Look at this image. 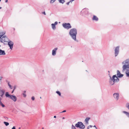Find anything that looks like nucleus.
Segmentation results:
<instances>
[{
    "label": "nucleus",
    "mask_w": 129,
    "mask_h": 129,
    "mask_svg": "<svg viewBox=\"0 0 129 129\" xmlns=\"http://www.w3.org/2000/svg\"><path fill=\"white\" fill-rule=\"evenodd\" d=\"M66 112V110H64L63 111H62V112H60V113L64 112Z\"/></svg>",
    "instance_id": "33"
},
{
    "label": "nucleus",
    "mask_w": 129,
    "mask_h": 129,
    "mask_svg": "<svg viewBox=\"0 0 129 129\" xmlns=\"http://www.w3.org/2000/svg\"><path fill=\"white\" fill-rule=\"evenodd\" d=\"M56 93H57L59 96H60L61 95L60 92L59 91H57L56 92Z\"/></svg>",
    "instance_id": "24"
},
{
    "label": "nucleus",
    "mask_w": 129,
    "mask_h": 129,
    "mask_svg": "<svg viewBox=\"0 0 129 129\" xmlns=\"http://www.w3.org/2000/svg\"><path fill=\"white\" fill-rule=\"evenodd\" d=\"M74 0H71L70 1V2H72L73 1H74Z\"/></svg>",
    "instance_id": "38"
},
{
    "label": "nucleus",
    "mask_w": 129,
    "mask_h": 129,
    "mask_svg": "<svg viewBox=\"0 0 129 129\" xmlns=\"http://www.w3.org/2000/svg\"><path fill=\"white\" fill-rule=\"evenodd\" d=\"M59 2L60 3H61L62 4L64 3L65 2V1L64 0H58Z\"/></svg>",
    "instance_id": "21"
},
{
    "label": "nucleus",
    "mask_w": 129,
    "mask_h": 129,
    "mask_svg": "<svg viewBox=\"0 0 129 129\" xmlns=\"http://www.w3.org/2000/svg\"><path fill=\"white\" fill-rule=\"evenodd\" d=\"M70 2H70V1L69 2H67V5H69V4L70 3Z\"/></svg>",
    "instance_id": "34"
},
{
    "label": "nucleus",
    "mask_w": 129,
    "mask_h": 129,
    "mask_svg": "<svg viewBox=\"0 0 129 129\" xmlns=\"http://www.w3.org/2000/svg\"><path fill=\"white\" fill-rule=\"evenodd\" d=\"M75 126L77 127H79L80 129H83L85 127V125L83 123L81 122H79L75 125Z\"/></svg>",
    "instance_id": "5"
},
{
    "label": "nucleus",
    "mask_w": 129,
    "mask_h": 129,
    "mask_svg": "<svg viewBox=\"0 0 129 129\" xmlns=\"http://www.w3.org/2000/svg\"><path fill=\"white\" fill-rule=\"evenodd\" d=\"M126 69V76L127 77H129V72H128V70L127 69Z\"/></svg>",
    "instance_id": "20"
},
{
    "label": "nucleus",
    "mask_w": 129,
    "mask_h": 129,
    "mask_svg": "<svg viewBox=\"0 0 129 129\" xmlns=\"http://www.w3.org/2000/svg\"><path fill=\"white\" fill-rule=\"evenodd\" d=\"M5 96L6 97L11 99L14 102L16 101L17 100V98L15 96L9 94L8 92H6Z\"/></svg>",
    "instance_id": "4"
},
{
    "label": "nucleus",
    "mask_w": 129,
    "mask_h": 129,
    "mask_svg": "<svg viewBox=\"0 0 129 129\" xmlns=\"http://www.w3.org/2000/svg\"><path fill=\"white\" fill-rule=\"evenodd\" d=\"M72 129H76L75 126L73 124L72 125Z\"/></svg>",
    "instance_id": "28"
},
{
    "label": "nucleus",
    "mask_w": 129,
    "mask_h": 129,
    "mask_svg": "<svg viewBox=\"0 0 129 129\" xmlns=\"http://www.w3.org/2000/svg\"><path fill=\"white\" fill-rule=\"evenodd\" d=\"M1 47V46L0 45V47Z\"/></svg>",
    "instance_id": "50"
},
{
    "label": "nucleus",
    "mask_w": 129,
    "mask_h": 129,
    "mask_svg": "<svg viewBox=\"0 0 129 129\" xmlns=\"http://www.w3.org/2000/svg\"><path fill=\"white\" fill-rule=\"evenodd\" d=\"M58 49L57 48H55L52 50V55L53 56H55L56 55L57 50Z\"/></svg>",
    "instance_id": "13"
},
{
    "label": "nucleus",
    "mask_w": 129,
    "mask_h": 129,
    "mask_svg": "<svg viewBox=\"0 0 129 129\" xmlns=\"http://www.w3.org/2000/svg\"><path fill=\"white\" fill-rule=\"evenodd\" d=\"M57 24L58 22L57 21H56L54 23H52L51 24L52 28L53 30H55L56 29V27L55 25H57Z\"/></svg>",
    "instance_id": "12"
},
{
    "label": "nucleus",
    "mask_w": 129,
    "mask_h": 129,
    "mask_svg": "<svg viewBox=\"0 0 129 129\" xmlns=\"http://www.w3.org/2000/svg\"><path fill=\"white\" fill-rule=\"evenodd\" d=\"M0 105L3 107H5V105L2 103V102H0Z\"/></svg>",
    "instance_id": "25"
},
{
    "label": "nucleus",
    "mask_w": 129,
    "mask_h": 129,
    "mask_svg": "<svg viewBox=\"0 0 129 129\" xmlns=\"http://www.w3.org/2000/svg\"><path fill=\"white\" fill-rule=\"evenodd\" d=\"M4 123L5 125L6 126H7L9 124V123L7 122H4Z\"/></svg>",
    "instance_id": "23"
},
{
    "label": "nucleus",
    "mask_w": 129,
    "mask_h": 129,
    "mask_svg": "<svg viewBox=\"0 0 129 129\" xmlns=\"http://www.w3.org/2000/svg\"><path fill=\"white\" fill-rule=\"evenodd\" d=\"M108 73H110V71H108Z\"/></svg>",
    "instance_id": "47"
},
{
    "label": "nucleus",
    "mask_w": 129,
    "mask_h": 129,
    "mask_svg": "<svg viewBox=\"0 0 129 129\" xmlns=\"http://www.w3.org/2000/svg\"><path fill=\"white\" fill-rule=\"evenodd\" d=\"M117 76L118 77L121 78L123 76V75L121 74L119 71L117 70Z\"/></svg>",
    "instance_id": "14"
},
{
    "label": "nucleus",
    "mask_w": 129,
    "mask_h": 129,
    "mask_svg": "<svg viewBox=\"0 0 129 129\" xmlns=\"http://www.w3.org/2000/svg\"><path fill=\"white\" fill-rule=\"evenodd\" d=\"M14 90H13V91H12V92H11V93H13V92H14Z\"/></svg>",
    "instance_id": "41"
},
{
    "label": "nucleus",
    "mask_w": 129,
    "mask_h": 129,
    "mask_svg": "<svg viewBox=\"0 0 129 129\" xmlns=\"http://www.w3.org/2000/svg\"><path fill=\"white\" fill-rule=\"evenodd\" d=\"M6 0V3H7L8 2V0Z\"/></svg>",
    "instance_id": "42"
},
{
    "label": "nucleus",
    "mask_w": 129,
    "mask_h": 129,
    "mask_svg": "<svg viewBox=\"0 0 129 129\" xmlns=\"http://www.w3.org/2000/svg\"><path fill=\"white\" fill-rule=\"evenodd\" d=\"M94 127H95V128L96 129H98L96 127V126L94 125V126H93Z\"/></svg>",
    "instance_id": "40"
},
{
    "label": "nucleus",
    "mask_w": 129,
    "mask_h": 129,
    "mask_svg": "<svg viewBox=\"0 0 129 129\" xmlns=\"http://www.w3.org/2000/svg\"><path fill=\"white\" fill-rule=\"evenodd\" d=\"M8 86H9V85H10V82H8Z\"/></svg>",
    "instance_id": "35"
},
{
    "label": "nucleus",
    "mask_w": 129,
    "mask_h": 129,
    "mask_svg": "<svg viewBox=\"0 0 129 129\" xmlns=\"http://www.w3.org/2000/svg\"><path fill=\"white\" fill-rule=\"evenodd\" d=\"M12 129H16L15 127V126H13V127L12 128Z\"/></svg>",
    "instance_id": "32"
},
{
    "label": "nucleus",
    "mask_w": 129,
    "mask_h": 129,
    "mask_svg": "<svg viewBox=\"0 0 129 129\" xmlns=\"http://www.w3.org/2000/svg\"><path fill=\"white\" fill-rule=\"evenodd\" d=\"M63 26L65 28L67 29H69L70 28H71L72 27V26L69 23H64L62 24Z\"/></svg>",
    "instance_id": "6"
},
{
    "label": "nucleus",
    "mask_w": 129,
    "mask_h": 129,
    "mask_svg": "<svg viewBox=\"0 0 129 129\" xmlns=\"http://www.w3.org/2000/svg\"><path fill=\"white\" fill-rule=\"evenodd\" d=\"M40 98H41V97H40Z\"/></svg>",
    "instance_id": "48"
},
{
    "label": "nucleus",
    "mask_w": 129,
    "mask_h": 129,
    "mask_svg": "<svg viewBox=\"0 0 129 129\" xmlns=\"http://www.w3.org/2000/svg\"><path fill=\"white\" fill-rule=\"evenodd\" d=\"M42 13L45 15H46V13L45 12H44Z\"/></svg>",
    "instance_id": "36"
},
{
    "label": "nucleus",
    "mask_w": 129,
    "mask_h": 129,
    "mask_svg": "<svg viewBox=\"0 0 129 129\" xmlns=\"http://www.w3.org/2000/svg\"><path fill=\"white\" fill-rule=\"evenodd\" d=\"M25 91L23 93V96L24 97H25L26 96V95L25 93Z\"/></svg>",
    "instance_id": "27"
},
{
    "label": "nucleus",
    "mask_w": 129,
    "mask_h": 129,
    "mask_svg": "<svg viewBox=\"0 0 129 129\" xmlns=\"http://www.w3.org/2000/svg\"><path fill=\"white\" fill-rule=\"evenodd\" d=\"M90 118L89 117H87L85 120V121L86 123L88 124V121L90 119Z\"/></svg>",
    "instance_id": "17"
},
{
    "label": "nucleus",
    "mask_w": 129,
    "mask_h": 129,
    "mask_svg": "<svg viewBox=\"0 0 129 129\" xmlns=\"http://www.w3.org/2000/svg\"><path fill=\"white\" fill-rule=\"evenodd\" d=\"M6 54L5 51L0 49V55H5Z\"/></svg>",
    "instance_id": "15"
},
{
    "label": "nucleus",
    "mask_w": 129,
    "mask_h": 129,
    "mask_svg": "<svg viewBox=\"0 0 129 129\" xmlns=\"http://www.w3.org/2000/svg\"><path fill=\"white\" fill-rule=\"evenodd\" d=\"M122 112L124 113L125 114L127 117H129V113L125 111H123Z\"/></svg>",
    "instance_id": "19"
},
{
    "label": "nucleus",
    "mask_w": 129,
    "mask_h": 129,
    "mask_svg": "<svg viewBox=\"0 0 129 129\" xmlns=\"http://www.w3.org/2000/svg\"><path fill=\"white\" fill-rule=\"evenodd\" d=\"M2 9V8L1 7H0V9Z\"/></svg>",
    "instance_id": "46"
},
{
    "label": "nucleus",
    "mask_w": 129,
    "mask_h": 129,
    "mask_svg": "<svg viewBox=\"0 0 129 129\" xmlns=\"http://www.w3.org/2000/svg\"><path fill=\"white\" fill-rule=\"evenodd\" d=\"M35 98L34 96H32L31 97V99L32 100L34 101L35 100Z\"/></svg>",
    "instance_id": "29"
},
{
    "label": "nucleus",
    "mask_w": 129,
    "mask_h": 129,
    "mask_svg": "<svg viewBox=\"0 0 129 129\" xmlns=\"http://www.w3.org/2000/svg\"><path fill=\"white\" fill-rule=\"evenodd\" d=\"M9 41L8 38L6 36L5 37L4 36L2 37L0 40L1 42L2 43H4L5 42H8Z\"/></svg>",
    "instance_id": "8"
},
{
    "label": "nucleus",
    "mask_w": 129,
    "mask_h": 129,
    "mask_svg": "<svg viewBox=\"0 0 129 129\" xmlns=\"http://www.w3.org/2000/svg\"><path fill=\"white\" fill-rule=\"evenodd\" d=\"M54 118H56V116H54Z\"/></svg>",
    "instance_id": "43"
},
{
    "label": "nucleus",
    "mask_w": 129,
    "mask_h": 129,
    "mask_svg": "<svg viewBox=\"0 0 129 129\" xmlns=\"http://www.w3.org/2000/svg\"><path fill=\"white\" fill-rule=\"evenodd\" d=\"M16 86H14V89L13 90H15L16 89Z\"/></svg>",
    "instance_id": "31"
},
{
    "label": "nucleus",
    "mask_w": 129,
    "mask_h": 129,
    "mask_svg": "<svg viewBox=\"0 0 129 129\" xmlns=\"http://www.w3.org/2000/svg\"><path fill=\"white\" fill-rule=\"evenodd\" d=\"M89 127H88L87 128V129H89Z\"/></svg>",
    "instance_id": "44"
},
{
    "label": "nucleus",
    "mask_w": 129,
    "mask_h": 129,
    "mask_svg": "<svg viewBox=\"0 0 129 129\" xmlns=\"http://www.w3.org/2000/svg\"><path fill=\"white\" fill-rule=\"evenodd\" d=\"M9 88L10 89H12L13 88V87L12 86H11V85H9Z\"/></svg>",
    "instance_id": "30"
},
{
    "label": "nucleus",
    "mask_w": 129,
    "mask_h": 129,
    "mask_svg": "<svg viewBox=\"0 0 129 129\" xmlns=\"http://www.w3.org/2000/svg\"><path fill=\"white\" fill-rule=\"evenodd\" d=\"M119 46H117L116 47L115 49V56L116 57L118 54L119 52Z\"/></svg>",
    "instance_id": "7"
},
{
    "label": "nucleus",
    "mask_w": 129,
    "mask_h": 129,
    "mask_svg": "<svg viewBox=\"0 0 129 129\" xmlns=\"http://www.w3.org/2000/svg\"><path fill=\"white\" fill-rule=\"evenodd\" d=\"M56 0H51L50 1V3L51 4L53 3Z\"/></svg>",
    "instance_id": "26"
},
{
    "label": "nucleus",
    "mask_w": 129,
    "mask_h": 129,
    "mask_svg": "<svg viewBox=\"0 0 129 129\" xmlns=\"http://www.w3.org/2000/svg\"><path fill=\"white\" fill-rule=\"evenodd\" d=\"M77 31L76 29L73 28L70 29L69 34L72 38L74 41H76V36Z\"/></svg>",
    "instance_id": "1"
},
{
    "label": "nucleus",
    "mask_w": 129,
    "mask_h": 129,
    "mask_svg": "<svg viewBox=\"0 0 129 129\" xmlns=\"http://www.w3.org/2000/svg\"><path fill=\"white\" fill-rule=\"evenodd\" d=\"M92 20H95L97 21L98 20V18L96 16L94 15L92 19Z\"/></svg>",
    "instance_id": "18"
},
{
    "label": "nucleus",
    "mask_w": 129,
    "mask_h": 129,
    "mask_svg": "<svg viewBox=\"0 0 129 129\" xmlns=\"http://www.w3.org/2000/svg\"><path fill=\"white\" fill-rule=\"evenodd\" d=\"M2 100V99L1 97H0V102H1V101Z\"/></svg>",
    "instance_id": "39"
},
{
    "label": "nucleus",
    "mask_w": 129,
    "mask_h": 129,
    "mask_svg": "<svg viewBox=\"0 0 129 129\" xmlns=\"http://www.w3.org/2000/svg\"><path fill=\"white\" fill-rule=\"evenodd\" d=\"M110 79L109 82L111 85H113L114 84L115 82H117L119 81V79L118 78V77L116 76V75L113 76L112 78L111 76H110Z\"/></svg>",
    "instance_id": "2"
},
{
    "label": "nucleus",
    "mask_w": 129,
    "mask_h": 129,
    "mask_svg": "<svg viewBox=\"0 0 129 129\" xmlns=\"http://www.w3.org/2000/svg\"><path fill=\"white\" fill-rule=\"evenodd\" d=\"M14 43L13 42L10 41H8V45L10 47V49H12L13 48V45Z\"/></svg>",
    "instance_id": "10"
},
{
    "label": "nucleus",
    "mask_w": 129,
    "mask_h": 129,
    "mask_svg": "<svg viewBox=\"0 0 129 129\" xmlns=\"http://www.w3.org/2000/svg\"><path fill=\"white\" fill-rule=\"evenodd\" d=\"M122 63L125 64L122 67L123 71L125 70L126 69H129V59H126L125 61H123Z\"/></svg>",
    "instance_id": "3"
},
{
    "label": "nucleus",
    "mask_w": 129,
    "mask_h": 129,
    "mask_svg": "<svg viewBox=\"0 0 129 129\" xmlns=\"http://www.w3.org/2000/svg\"><path fill=\"white\" fill-rule=\"evenodd\" d=\"M19 129H20V127L19 128Z\"/></svg>",
    "instance_id": "49"
},
{
    "label": "nucleus",
    "mask_w": 129,
    "mask_h": 129,
    "mask_svg": "<svg viewBox=\"0 0 129 129\" xmlns=\"http://www.w3.org/2000/svg\"><path fill=\"white\" fill-rule=\"evenodd\" d=\"M113 96L115 99L117 101L119 98V93H115L113 94Z\"/></svg>",
    "instance_id": "9"
},
{
    "label": "nucleus",
    "mask_w": 129,
    "mask_h": 129,
    "mask_svg": "<svg viewBox=\"0 0 129 129\" xmlns=\"http://www.w3.org/2000/svg\"><path fill=\"white\" fill-rule=\"evenodd\" d=\"M125 106L129 110V103H127L126 104Z\"/></svg>",
    "instance_id": "22"
},
{
    "label": "nucleus",
    "mask_w": 129,
    "mask_h": 129,
    "mask_svg": "<svg viewBox=\"0 0 129 129\" xmlns=\"http://www.w3.org/2000/svg\"><path fill=\"white\" fill-rule=\"evenodd\" d=\"M92 127V125H90L88 127H89H89Z\"/></svg>",
    "instance_id": "37"
},
{
    "label": "nucleus",
    "mask_w": 129,
    "mask_h": 129,
    "mask_svg": "<svg viewBox=\"0 0 129 129\" xmlns=\"http://www.w3.org/2000/svg\"><path fill=\"white\" fill-rule=\"evenodd\" d=\"M62 119H64V117H63V118H62Z\"/></svg>",
    "instance_id": "45"
},
{
    "label": "nucleus",
    "mask_w": 129,
    "mask_h": 129,
    "mask_svg": "<svg viewBox=\"0 0 129 129\" xmlns=\"http://www.w3.org/2000/svg\"><path fill=\"white\" fill-rule=\"evenodd\" d=\"M1 88H0V96L2 97L5 94V91L4 89Z\"/></svg>",
    "instance_id": "11"
},
{
    "label": "nucleus",
    "mask_w": 129,
    "mask_h": 129,
    "mask_svg": "<svg viewBox=\"0 0 129 129\" xmlns=\"http://www.w3.org/2000/svg\"><path fill=\"white\" fill-rule=\"evenodd\" d=\"M5 33V31H2L0 32V39L3 36Z\"/></svg>",
    "instance_id": "16"
}]
</instances>
